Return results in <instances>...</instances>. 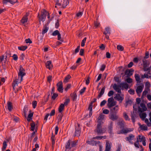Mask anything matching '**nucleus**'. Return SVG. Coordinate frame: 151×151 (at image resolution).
I'll use <instances>...</instances> for the list:
<instances>
[{
	"mask_svg": "<svg viewBox=\"0 0 151 151\" xmlns=\"http://www.w3.org/2000/svg\"><path fill=\"white\" fill-rule=\"evenodd\" d=\"M117 124L120 128H123L117 132V134H126L132 132L134 130V129L133 128H124L125 126V123L124 121L122 119L120 120V121L118 122Z\"/></svg>",
	"mask_w": 151,
	"mask_h": 151,
	"instance_id": "obj_1",
	"label": "nucleus"
},
{
	"mask_svg": "<svg viewBox=\"0 0 151 151\" xmlns=\"http://www.w3.org/2000/svg\"><path fill=\"white\" fill-rule=\"evenodd\" d=\"M25 75V70L23 68L22 65L20 66V68L18 73V78L14 81L13 85V88L14 89V87L17 83H20L22 80L23 77Z\"/></svg>",
	"mask_w": 151,
	"mask_h": 151,
	"instance_id": "obj_2",
	"label": "nucleus"
},
{
	"mask_svg": "<svg viewBox=\"0 0 151 151\" xmlns=\"http://www.w3.org/2000/svg\"><path fill=\"white\" fill-rule=\"evenodd\" d=\"M103 124H98L96 128L95 129L94 132L98 134H102L104 133L106 129H105L102 128V125Z\"/></svg>",
	"mask_w": 151,
	"mask_h": 151,
	"instance_id": "obj_3",
	"label": "nucleus"
},
{
	"mask_svg": "<svg viewBox=\"0 0 151 151\" xmlns=\"http://www.w3.org/2000/svg\"><path fill=\"white\" fill-rule=\"evenodd\" d=\"M47 14V12L46 10L44 9L41 11V15H40L39 14H38V17L39 18L40 23L41 21L42 22L45 21Z\"/></svg>",
	"mask_w": 151,
	"mask_h": 151,
	"instance_id": "obj_4",
	"label": "nucleus"
},
{
	"mask_svg": "<svg viewBox=\"0 0 151 151\" xmlns=\"http://www.w3.org/2000/svg\"><path fill=\"white\" fill-rule=\"evenodd\" d=\"M107 106L109 108L115 106L116 104V102L114 101V100L112 97L108 99Z\"/></svg>",
	"mask_w": 151,
	"mask_h": 151,
	"instance_id": "obj_5",
	"label": "nucleus"
},
{
	"mask_svg": "<svg viewBox=\"0 0 151 151\" xmlns=\"http://www.w3.org/2000/svg\"><path fill=\"white\" fill-rule=\"evenodd\" d=\"M144 88V85L142 84H140L137 87L136 89V91L138 96H140Z\"/></svg>",
	"mask_w": 151,
	"mask_h": 151,
	"instance_id": "obj_6",
	"label": "nucleus"
},
{
	"mask_svg": "<svg viewBox=\"0 0 151 151\" xmlns=\"http://www.w3.org/2000/svg\"><path fill=\"white\" fill-rule=\"evenodd\" d=\"M140 106H138V110L139 112L142 113L147 110V108L145 104L143 103H140Z\"/></svg>",
	"mask_w": 151,
	"mask_h": 151,
	"instance_id": "obj_7",
	"label": "nucleus"
},
{
	"mask_svg": "<svg viewBox=\"0 0 151 151\" xmlns=\"http://www.w3.org/2000/svg\"><path fill=\"white\" fill-rule=\"evenodd\" d=\"M125 139L127 141H128L130 144H133V140H135V136L133 134H131L129 135L128 136L125 138Z\"/></svg>",
	"mask_w": 151,
	"mask_h": 151,
	"instance_id": "obj_8",
	"label": "nucleus"
},
{
	"mask_svg": "<svg viewBox=\"0 0 151 151\" xmlns=\"http://www.w3.org/2000/svg\"><path fill=\"white\" fill-rule=\"evenodd\" d=\"M57 90L60 92H63V83L62 81H60L56 85Z\"/></svg>",
	"mask_w": 151,
	"mask_h": 151,
	"instance_id": "obj_9",
	"label": "nucleus"
},
{
	"mask_svg": "<svg viewBox=\"0 0 151 151\" xmlns=\"http://www.w3.org/2000/svg\"><path fill=\"white\" fill-rule=\"evenodd\" d=\"M104 115L101 114L98 118L97 122L98 124H103V120L104 118Z\"/></svg>",
	"mask_w": 151,
	"mask_h": 151,
	"instance_id": "obj_10",
	"label": "nucleus"
},
{
	"mask_svg": "<svg viewBox=\"0 0 151 151\" xmlns=\"http://www.w3.org/2000/svg\"><path fill=\"white\" fill-rule=\"evenodd\" d=\"M121 93H119V94H117L114 97V98L119 101H120V102H122V101L124 99V96L122 95L121 94Z\"/></svg>",
	"mask_w": 151,
	"mask_h": 151,
	"instance_id": "obj_11",
	"label": "nucleus"
},
{
	"mask_svg": "<svg viewBox=\"0 0 151 151\" xmlns=\"http://www.w3.org/2000/svg\"><path fill=\"white\" fill-rule=\"evenodd\" d=\"M121 88L120 85H117L116 84H114L113 86V88L114 89L119 93H121V91L120 88Z\"/></svg>",
	"mask_w": 151,
	"mask_h": 151,
	"instance_id": "obj_12",
	"label": "nucleus"
},
{
	"mask_svg": "<svg viewBox=\"0 0 151 151\" xmlns=\"http://www.w3.org/2000/svg\"><path fill=\"white\" fill-rule=\"evenodd\" d=\"M86 143L89 145L94 146L96 145L97 144H100V142L99 141H96L93 140H91V141H87Z\"/></svg>",
	"mask_w": 151,
	"mask_h": 151,
	"instance_id": "obj_13",
	"label": "nucleus"
},
{
	"mask_svg": "<svg viewBox=\"0 0 151 151\" xmlns=\"http://www.w3.org/2000/svg\"><path fill=\"white\" fill-rule=\"evenodd\" d=\"M109 118L112 121L117 120L118 118V116L116 114H111L109 115Z\"/></svg>",
	"mask_w": 151,
	"mask_h": 151,
	"instance_id": "obj_14",
	"label": "nucleus"
},
{
	"mask_svg": "<svg viewBox=\"0 0 151 151\" xmlns=\"http://www.w3.org/2000/svg\"><path fill=\"white\" fill-rule=\"evenodd\" d=\"M17 2V0H3V3L5 4H6L7 2H9L12 4H14Z\"/></svg>",
	"mask_w": 151,
	"mask_h": 151,
	"instance_id": "obj_15",
	"label": "nucleus"
},
{
	"mask_svg": "<svg viewBox=\"0 0 151 151\" xmlns=\"http://www.w3.org/2000/svg\"><path fill=\"white\" fill-rule=\"evenodd\" d=\"M134 70L132 69L130 70H127L125 72V74L127 75L128 77H130L133 74Z\"/></svg>",
	"mask_w": 151,
	"mask_h": 151,
	"instance_id": "obj_16",
	"label": "nucleus"
},
{
	"mask_svg": "<svg viewBox=\"0 0 151 151\" xmlns=\"http://www.w3.org/2000/svg\"><path fill=\"white\" fill-rule=\"evenodd\" d=\"M76 132L75 136H79L81 133V129L79 127V125L78 124V127H76Z\"/></svg>",
	"mask_w": 151,
	"mask_h": 151,
	"instance_id": "obj_17",
	"label": "nucleus"
},
{
	"mask_svg": "<svg viewBox=\"0 0 151 151\" xmlns=\"http://www.w3.org/2000/svg\"><path fill=\"white\" fill-rule=\"evenodd\" d=\"M72 148V147H71L70 140H68L66 143L65 151H69V150H70Z\"/></svg>",
	"mask_w": 151,
	"mask_h": 151,
	"instance_id": "obj_18",
	"label": "nucleus"
},
{
	"mask_svg": "<svg viewBox=\"0 0 151 151\" xmlns=\"http://www.w3.org/2000/svg\"><path fill=\"white\" fill-rule=\"evenodd\" d=\"M111 143H110L107 141H106V148L105 151H110L111 147Z\"/></svg>",
	"mask_w": 151,
	"mask_h": 151,
	"instance_id": "obj_19",
	"label": "nucleus"
},
{
	"mask_svg": "<svg viewBox=\"0 0 151 151\" xmlns=\"http://www.w3.org/2000/svg\"><path fill=\"white\" fill-rule=\"evenodd\" d=\"M28 14H26L24 16L22 17V19L21 20V22L23 24H24L27 22L28 20Z\"/></svg>",
	"mask_w": 151,
	"mask_h": 151,
	"instance_id": "obj_20",
	"label": "nucleus"
},
{
	"mask_svg": "<svg viewBox=\"0 0 151 151\" xmlns=\"http://www.w3.org/2000/svg\"><path fill=\"white\" fill-rule=\"evenodd\" d=\"M70 96L73 101H76L77 100V95L76 93L75 92H74L73 93L71 94Z\"/></svg>",
	"mask_w": 151,
	"mask_h": 151,
	"instance_id": "obj_21",
	"label": "nucleus"
},
{
	"mask_svg": "<svg viewBox=\"0 0 151 151\" xmlns=\"http://www.w3.org/2000/svg\"><path fill=\"white\" fill-rule=\"evenodd\" d=\"M7 106L9 111H11L13 109L12 103L10 101H8L7 103Z\"/></svg>",
	"mask_w": 151,
	"mask_h": 151,
	"instance_id": "obj_22",
	"label": "nucleus"
},
{
	"mask_svg": "<svg viewBox=\"0 0 151 151\" xmlns=\"http://www.w3.org/2000/svg\"><path fill=\"white\" fill-rule=\"evenodd\" d=\"M46 66L47 68L50 69L52 66V65L51 64V61H47L46 63Z\"/></svg>",
	"mask_w": 151,
	"mask_h": 151,
	"instance_id": "obj_23",
	"label": "nucleus"
},
{
	"mask_svg": "<svg viewBox=\"0 0 151 151\" xmlns=\"http://www.w3.org/2000/svg\"><path fill=\"white\" fill-rule=\"evenodd\" d=\"M113 127V124L112 122H111L109 124L108 127V131L109 133L111 134L112 132V129Z\"/></svg>",
	"mask_w": 151,
	"mask_h": 151,
	"instance_id": "obj_24",
	"label": "nucleus"
},
{
	"mask_svg": "<svg viewBox=\"0 0 151 151\" xmlns=\"http://www.w3.org/2000/svg\"><path fill=\"white\" fill-rule=\"evenodd\" d=\"M105 89V87H103L101 89L100 93L99 94L98 96V98L99 99L104 94Z\"/></svg>",
	"mask_w": 151,
	"mask_h": 151,
	"instance_id": "obj_25",
	"label": "nucleus"
},
{
	"mask_svg": "<svg viewBox=\"0 0 151 151\" xmlns=\"http://www.w3.org/2000/svg\"><path fill=\"white\" fill-rule=\"evenodd\" d=\"M139 125L141 130L144 131L147 130V127L146 125L144 124L141 125L140 124H139Z\"/></svg>",
	"mask_w": 151,
	"mask_h": 151,
	"instance_id": "obj_26",
	"label": "nucleus"
},
{
	"mask_svg": "<svg viewBox=\"0 0 151 151\" xmlns=\"http://www.w3.org/2000/svg\"><path fill=\"white\" fill-rule=\"evenodd\" d=\"M120 85L121 87L123 88H124L125 89H127L128 88V84L125 83H121L120 84Z\"/></svg>",
	"mask_w": 151,
	"mask_h": 151,
	"instance_id": "obj_27",
	"label": "nucleus"
},
{
	"mask_svg": "<svg viewBox=\"0 0 151 151\" xmlns=\"http://www.w3.org/2000/svg\"><path fill=\"white\" fill-rule=\"evenodd\" d=\"M134 77L137 83H139L141 82V81L140 80V76L138 74H135L134 75Z\"/></svg>",
	"mask_w": 151,
	"mask_h": 151,
	"instance_id": "obj_28",
	"label": "nucleus"
},
{
	"mask_svg": "<svg viewBox=\"0 0 151 151\" xmlns=\"http://www.w3.org/2000/svg\"><path fill=\"white\" fill-rule=\"evenodd\" d=\"M149 75H150V71H149L147 73H145L144 75H142L141 77L142 78H148L150 77V76H149Z\"/></svg>",
	"mask_w": 151,
	"mask_h": 151,
	"instance_id": "obj_29",
	"label": "nucleus"
},
{
	"mask_svg": "<svg viewBox=\"0 0 151 151\" xmlns=\"http://www.w3.org/2000/svg\"><path fill=\"white\" fill-rule=\"evenodd\" d=\"M106 136H96V137H93L92 138L93 139H106Z\"/></svg>",
	"mask_w": 151,
	"mask_h": 151,
	"instance_id": "obj_30",
	"label": "nucleus"
},
{
	"mask_svg": "<svg viewBox=\"0 0 151 151\" xmlns=\"http://www.w3.org/2000/svg\"><path fill=\"white\" fill-rule=\"evenodd\" d=\"M137 137L138 138V141L140 142H142L145 139V137L142 135H139L138 136V137Z\"/></svg>",
	"mask_w": 151,
	"mask_h": 151,
	"instance_id": "obj_31",
	"label": "nucleus"
},
{
	"mask_svg": "<svg viewBox=\"0 0 151 151\" xmlns=\"http://www.w3.org/2000/svg\"><path fill=\"white\" fill-rule=\"evenodd\" d=\"M68 0H63V3L62 4V6L63 8H65L69 4Z\"/></svg>",
	"mask_w": 151,
	"mask_h": 151,
	"instance_id": "obj_32",
	"label": "nucleus"
},
{
	"mask_svg": "<svg viewBox=\"0 0 151 151\" xmlns=\"http://www.w3.org/2000/svg\"><path fill=\"white\" fill-rule=\"evenodd\" d=\"M64 104H60L58 108V111L59 112H61L64 110Z\"/></svg>",
	"mask_w": 151,
	"mask_h": 151,
	"instance_id": "obj_33",
	"label": "nucleus"
},
{
	"mask_svg": "<svg viewBox=\"0 0 151 151\" xmlns=\"http://www.w3.org/2000/svg\"><path fill=\"white\" fill-rule=\"evenodd\" d=\"M105 31L104 32V34L105 35L110 34V30L109 28L106 27L105 28Z\"/></svg>",
	"mask_w": 151,
	"mask_h": 151,
	"instance_id": "obj_34",
	"label": "nucleus"
},
{
	"mask_svg": "<svg viewBox=\"0 0 151 151\" xmlns=\"http://www.w3.org/2000/svg\"><path fill=\"white\" fill-rule=\"evenodd\" d=\"M27 48L26 46H23L20 47H18V48L19 50L22 51H24Z\"/></svg>",
	"mask_w": 151,
	"mask_h": 151,
	"instance_id": "obj_35",
	"label": "nucleus"
},
{
	"mask_svg": "<svg viewBox=\"0 0 151 151\" xmlns=\"http://www.w3.org/2000/svg\"><path fill=\"white\" fill-rule=\"evenodd\" d=\"M48 29V28L47 27L45 26L43 27L42 32V34L44 35L47 32Z\"/></svg>",
	"mask_w": 151,
	"mask_h": 151,
	"instance_id": "obj_36",
	"label": "nucleus"
},
{
	"mask_svg": "<svg viewBox=\"0 0 151 151\" xmlns=\"http://www.w3.org/2000/svg\"><path fill=\"white\" fill-rule=\"evenodd\" d=\"M71 78V76L70 75H68L66 76L65 77V79L63 81V82L65 83L68 82L69 80Z\"/></svg>",
	"mask_w": 151,
	"mask_h": 151,
	"instance_id": "obj_37",
	"label": "nucleus"
},
{
	"mask_svg": "<svg viewBox=\"0 0 151 151\" xmlns=\"http://www.w3.org/2000/svg\"><path fill=\"white\" fill-rule=\"evenodd\" d=\"M63 3V1L62 2V0H57L56 5L59 6H62V4Z\"/></svg>",
	"mask_w": 151,
	"mask_h": 151,
	"instance_id": "obj_38",
	"label": "nucleus"
},
{
	"mask_svg": "<svg viewBox=\"0 0 151 151\" xmlns=\"http://www.w3.org/2000/svg\"><path fill=\"white\" fill-rule=\"evenodd\" d=\"M36 130L35 132H34L31 133V136L29 138V140H30V141H31L32 138L35 137L36 133Z\"/></svg>",
	"mask_w": 151,
	"mask_h": 151,
	"instance_id": "obj_39",
	"label": "nucleus"
},
{
	"mask_svg": "<svg viewBox=\"0 0 151 151\" xmlns=\"http://www.w3.org/2000/svg\"><path fill=\"white\" fill-rule=\"evenodd\" d=\"M123 116L126 120H130V119L129 118L128 116L127 115L125 112H124L123 113Z\"/></svg>",
	"mask_w": 151,
	"mask_h": 151,
	"instance_id": "obj_40",
	"label": "nucleus"
},
{
	"mask_svg": "<svg viewBox=\"0 0 151 151\" xmlns=\"http://www.w3.org/2000/svg\"><path fill=\"white\" fill-rule=\"evenodd\" d=\"M139 116L142 119H144L146 117V114L145 113H140Z\"/></svg>",
	"mask_w": 151,
	"mask_h": 151,
	"instance_id": "obj_41",
	"label": "nucleus"
},
{
	"mask_svg": "<svg viewBox=\"0 0 151 151\" xmlns=\"http://www.w3.org/2000/svg\"><path fill=\"white\" fill-rule=\"evenodd\" d=\"M117 49L120 51H122L124 50V47H123L121 45H118L117 46Z\"/></svg>",
	"mask_w": 151,
	"mask_h": 151,
	"instance_id": "obj_42",
	"label": "nucleus"
},
{
	"mask_svg": "<svg viewBox=\"0 0 151 151\" xmlns=\"http://www.w3.org/2000/svg\"><path fill=\"white\" fill-rule=\"evenodd\" d=\"M7 146V145L6 144V141H4L3 143V146L2 148V150L3 151L4 150H6Z\"/></svg>",
	"mask_w": 151,
	"mask_h": 151,
	"instance_id": "obj_43",
	"label": "nucleus"
},
{
	"mask_svg": "<svg viewBox=\"0 0 151 151\" xmlns=\"http://www.w3.org/2000/svg\"><path fill=\"white\" fill-rule=\"evenodd\" d=\"M70 142L71 143V147H75L77 145V142L76 141H70Z\"/></svg>",
	"mask_w": 151,
	"mask_h": 151,
	"instance_id": "obj_44",
	"label": "nucleus"
},
{
	"mask_svg": "<svg viewBox=\"0 0 151 151\" xmlns=\"http://www.w3.org/2000/svg\"><path fill=\"white\" fill-rule=\"evenodd\" d=\"M51 139L52 142V147H53L55 143V137L53 135V134H52V135L51 138Z\"/></svg>",
	"mask_w": 151,
	"mask_h": 151,
	"instance_id": "obj_45",
	"label": "nucleus"
},
{
	"mask_svg": "<svg viewBox=\"0 0 151 151\" xmlns=\"http://www.w3.org/2000/svg\"><path fill=\"white\" fill-rule=\"evenodd\" d=\"M31 130L32 131H34L35 127V124L34 122L31 124Z\"/></svg>",
	"mask_w": 151,
	"mask_h": 151,
	"instance_id": "obj_46",
	"label": "nucleus"
},
{
	"mask_svg": "<svg viewBox=\"0 0 151 151\" xmlns=\"http://www.w3.org/2000/svg\"><path fill=\"white\" fill-rule=\"evenodd\" d=\"M137 141L136 142L134 143V144L135 146L137 148H139V142L138 141V138L137 137Z\"/></svg>",
	"mask_w": 151,
	"mask_h": 151,
	"instance_id": "obj_47",
	"label": "nucleus"
},
{
	"mask_svg": "<svg viewBox=\"0 0 151 151\" xmlns=\"http://www.w3.org/2000/svg\"><path fill=\"white\" fill-rule=\"evenodd\" d=\"M86 40V38L85 37L82 40L81 43V46L82 47H83L85 45V43Z\"/></svg>",
	"mask_w": 151,
	"mask_h": 151,
	"instance_id": "obj_48",
	"label": "nucleus"
},
{
	"mask_svg": "<svg viewBox=\"0 0 151 151\" xmlns=\"http://www.w3.org/2000/svg\"><path fill=\"white\" fill-rule=\"evenodd\" d=\"M70 101V99H66L65 100V101L64 102V106H66L69 103Z\"/></svg>",
	"mask_w": 151,
	"mask_h": 151,
	"instance_id": "obj_49",
	"label": "nucleus"
},
{
	"mask_svg": "<svg viewBox=\"0 0 151 151\" xmlns=\"http://www.w3.org/2000/svg\"><path fill=\"white\" fill-rule=\"evenodd\" d=\"M59 33V31L58 30H56L52 33V35L53 36H56L58 35Z\"/></svg>",
	"mask_w": 151,
	"mask_h": 151,
	"instance_id": "obj_50",
	"label": "nucleus"
},
{
	"mask_svg": "<svg viewBox=\"0 0 151 151\" xmlns=\"http://www.w3.org/2000/svg\"><path fill=\"white\" fill-rule=\"evenodd\" d=\"M148 90L147 89H145V90L143 91L142 94V96H145L147 93H148Z\"/></svg>",
	"mask_w": 151,
	"mask_h": 151,
	"instance_id": "obj_51",
	"label": "nucleus"
},
{
	"mask_svg": "<svg viewBox=\"0 0 151 151\" xmlns=\"http://www.w3.org/2000/svg\"><path fill=\"white\" fill-rule=\"evenodd\" d=\"M128 92L131 94H134V93L135 91L134 89L131 88L128 91Z\"/></svg>",
	"mask_w": 151,
	"mask_h": 151,
	"instance_id": "obj_52",
	"label": "nucleus"
},
{
	"mask_svg": "<svg viewBox=\"0 0 151 151\" xmlns=\"http://www.w3.org/2000/svg\"><path fill=\"white\" fill-rule=\"evenodd\" d=\"M112 109L115 111H117L119 110L118 105H116Z\"/></svg>",
	"mask_w": 151,
	"mask_h": 151,
	"instance_id": "obj_53",
	"label": "nucleus"
},
{
	"mask_svg": "<svg viewBox=\"0 0 151 151\" xmlns=\"http://www.w3.org/2000/svg\"><path fill=\"white\" fill-rule=\"evenodd\" d=\"M86 88L85 87H84L82 89H81L80 91V93L81 94H82L85 91Z\"/></svg>",
	"mask_w": 151,
	"mask_h": 151,
	"instance_id": "obj_54",
	"label": "nucleus"
},
{
	"mask_svg": "<svg viewBox=\"0 0 151 151\" xmlns=\"http://www.w3.org/2000/svg\"><path fill=\"white\" fill-rule=\"evenodd\" d=\"M106 103V101L105 100H104L103 101H101V103H100V106H103L105 105V104Z\"/></svg>",
	"mask_w": 151,
	"mask_h": 151,
	"instance_id": "obj_55",
	"label": "nucleus"
},
{
	"mask_svg": "<svg viewBox=\"0 0 151 151\" xmlns=\"http://www.w3.org/2000/svg\"><path fill=\"white\" fill-rule=\"evenodd\" d=\"M32 106L34 108H36L37 104V102L36 101H33L32 103Z\"/></svg>",
	"mask_w": 151,
	"mask_h": 151,
	"instance_id": "obj_56",
	"label": "nucleus"
},
{
	"mask_svg": "<svg viewBox=\"0 0 151 151\" xmlns=\"http://www.w3.org/2000/svg\"><path fill=\"white\" fill-rule=\"evenodd\" d=\"M11 54L9 52H6V55L4 56L5 57V60H6V58H7L8 56L10 57V56Z\"/></svg>",
	"mask_w": 151,
	"mask_h": 151,
	"instance_id": "obj_57",
	"label": "nucleus"
},
{
	"mask_svg": "<svg viewBox=\"0 0 151 151\" xmlns=\"http://www.w3.org/2000/svg\"><path fill=\"white\" fill-rule=\"evenodd\" d=\"M114 92L113 91H110L108 94V95L109 96H111L113 95Z\"/></svg>",
	"mask_w": 151,
	"mask_h": 151,
	"instance_id": "obj_58",
	"label": "nucleus"
},
{
	"mask_svg": "<svg viewBox=\"0 0 151 151\" xmlns=\"http://www.w3.org/2000/svg\"><path fill=\"white\" fill-rule=\"evenodd\" d=\"M109 110L107 109H104L103 111V113L105 114H108L109 113Z\"/></svg>",
	"mask_w": 151,
	"mask_h": 151,
	"instance_id": "obj_59",
	"label": "nucleus"
},
{
	"mask_svg": "<svg viewBox=\"0 0 151 151\" xmlns=\"http://www.w3.org/2000/svg\"><path fill=\"white\" fill-rule=\"evenodd\" d=\"M55 114V110L54 109H53L51 111L50 113V114H49L50 115V116H52L54 115Z\"/></svg>",
	"mask_w": 151,
	"mask_h": 151,
	"instance_id": "obj_60",
	"label": "nucleus"
},
{
	"mask_svg": "<svg viewBox=\"0 0 151 151\" xmlns=\"http://www.w3.org/2000/svg\"><path fill=\"white\" fill-rule=\"evenodd\" d=\"M71 87V85L70 84H68L66 87L65 88V90L66 91H67Z\"/></svg>",
	"mask_w": 151,
	"mask_h": 151,
	"instance_id": "obj_61",
	"label": "nucleus"
},
{
	"mask_svg": "<svg viewBox=\"0 0 151 151\" xmlns=\"http://www.w3.org/2000/svg\"><path fill=\"white\" fill-rule=\"evenodd\" d=\"M12 57L14 60L16 61L17 60L18 57L17 55L15 54H14Z\"/></svg>",
	"mask_w": 151,
	"mask_h": 151,
	"instance_id": "obj_62",
	"label": "nucleus"
},
{
	"mask_svg": "<svg viewBox=\"0 0 151 151\" xmlns=\"http://www.w3.org/2000/svg\"><path fill=\"white\" fill-rule=\"evenodd\" d=\"M102 76V75L101 73L99 75L97 79H96V82H98L101 79Z\"/></svg>",
	"mask_w": 151,
	"mask_h": 151,
	"instance_id": "obj_63",
	"label": "nucleus"
},
{
	"mask_svg": "<svg viewBox=\"0 0 151 151\" xmlns=\"http://www.w3.org/2000/svg\"><path fill=\"white\" fill-rule=\"evenodd\" d=\"M126 81L129 83H131L132 82V79L130 78H128L126 79Z\"/></svg>",
	"mask_w": 151,
	"mask_h": 151,
	"instance_id": "obj_64",
	"label": "nucleus"
}]
</instances>
